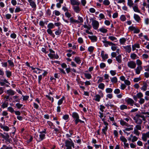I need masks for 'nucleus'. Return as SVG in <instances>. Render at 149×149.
I'll return each mask as SVG.
<instances>
[{
  "instance_id": "nucleus-17",
  "label": "nucleus",
  "mask_w": 149,
  "mask_h": 149,
  "mask_svg": "<svg viewBox=\"0 0 149 149\" xmlns=\"http://www.w3.org/2000/svg\"><path fill=\"white\" fill-rule=\"evenodd\" d=\"M48 55V56L51 58H55L57 59L59 58V56L57 54L56 55L55 54L49 53Z\"/></svg>"
},
{
  "instance_id": "nucleus-36",
  "label": "nucleus",
  "mask_w": 149,
  "mask_h": 149,
  "mask_svg": "<svg viewBox=\"0 0 149 149\" xmlns=\"http://www.w3.org/2000/svg\"><path fill=\"white\" fill-rule=\"evenodd\" d=\"M5 73L7 77L8 78H10L12 75V72L9 70H6Z\"/></svg>"
},
{
  "instance_id": "nucleus-19",
  "label": "nucleus",
  "mask_w": 149,
  "mask_h": 149,
  "mask_svg": "<svg viewBox=\"0 0 149 149\" xmlns=\"http://www.w3.org/2000/svg\"><path fill=\"white\" fill-rule=\"evenodd\" d=\"M73 8L74 11L76 13H79L80 11V8H79V6H73Z\"/></svg>"
},
{
  "instance_id": "nucleus-54",
  "label": "nucleus",
  "mask_w": 149,
  "mask_h": 149,
  "mask_svg": "<svg viewBox=\"0 0 149 149\" xmlns=\"http://www.w3.org/2000/svg\"><path fill=\"white\" fill-rule=\"evenodd\" d=\"M7 109L8 111L11 113H13L15 111L13 108L11 107H8L7 108Z\"/></svg>"
},
{
  "instance_id": "nucleus-25",
  "label": "nucleus",
  "mask_w": 149,
  "mask_h": 149,
  "mask_svg": "<svg viewBox=\"0 0 149 149\" xmlns=\"http://www.w3.org/2000/svg\"><path fill=\"white\" fill-rule=\"evenodd\" d=\"M116 60L117 61L120 63H121L122 61V56L120 54H119L116 57Z\"/></svg>"
},
{
  "instance_id": "nucleus-2",
  "label": "nucleus",
  "mask_w": 149,
  "mask_h": 149,
  "mask_svg": "<svg viewBox=\"0 0 149 149\" xmlns=\"http://www.w3.org/2000/svg\"><path fill=\"white\" fill-rule=\"evenodd\" d=\"M65 146L67 147L66 149H72V147L73 148H74V143L70 139L69 140L65 141Z\"/></svg>"
},
{
  "instance_id": "nucleus-7",
  "label": "nucleus",
  "mask_w": 149,
  "mask_h": 149,
  "mask_svg": "<svg viewBox=\"0 0 149 149\" xmlns=\"http://www.w3.org/2000/svg\"><path fill=\"white\" fill-rule=\"evenodd\" d=\"M127 66L130 68L134 69L136 67V64L135 62L131 61L127 62Z\"/></svg>"
},
{
  "instance_id": "nucleus-27",
  "label": "nucleus",
  "mask_w": 149,
  "mask_h": 149,
  "mask_svg": "<svg viewBox=\"0 0 149 149\" xmlns=\"http://www.w3.org/2000/svg\"><path fill=\"white\" fill-rule=\"evenodd\" d=\"M74 60L77 64H79L81 63V58L79 57H75Z\"/></svg>"
},
{
  "instance_id": "nucleus-24",
  "label": "nucleus",
  "mask_w": 149,
  "mask_h": 149,
  "mask_svg": "<svg viewBox=\"0 0 149 149\" xmlns=\"http://www.w3.org/2000/svg\"><path fill=\"white\" fill-rule=\"evenodd\" d=\"M13 98L14 100V102H19L20 101V99L19 98V96L17 95H15L13 96Z\"/></svg>"
},
{
  "instance_id": "nucleus-41",
  "label": "nucleus",
  "mask_w": 149,
  "mask_h": 149,
  "mask_svg": "<svg viewBox=\"0 0 149 149\" xmlns=\"http://www.w3.org/2000/svg\"><path fill=\"white\" fill-rule=\"evenodd\" d=\"M84 75L85 77L88 79H90L92 77V76L91 74L89 73H84Z\"/></svg>"
},
{
  "instance_id": "nucleus-37",
  "label": "nucleus",
  "mask_w": 149,
  "mask_h": 149,
  "mask_svg": "<svg viewBox=\"0 0 149 149\" xmlns=\"http://www.w3.org/2000/svg\"><path fill=\"white\" fill-rule=\"evenodd\" d=\"M105 87V85L104 83H100L99 84L98 88L102 90H104Z\"/></svg>"
},
{
  "instance_id": "nucleus-57",
  "label": "nucleus",
  "mask_w": 149,
  "mask_h": 149,
  "mask_svg": "<svg viewBox=\"0 0 149 149\" xmlns=\"http://www.w3.org/2000/svg\"><path fill=\"white\" fill-rule=\"evenodd\" d=\"M108 38L112 41H113L117 39V38L116 37L113 36H109L108 37Z\"/></svg>"
},
{
  "instance_id": "nucleus-26",
  "label": "nucleus",
  "mask_w": 149,
  "mask_h": 149,
  "mask_svg": "<svg viewBox=\"0 0 149 149\" xmlns=\"http://www.w3.org/2000/svg\"><path fill=\"white\" fill-rule=\"evenodd\" d=\"M147 83L145 82H143V86L141 87V89L144 91H145L147 90Z\"/></svg>"
},
{
  "instance_id": "nucleus-48",
  "label": "nucleus",
  "mask_w": 149,
  "mask_h": 149,
  "mask_svg": "<svg viewBox=\"0 0 149 149\" xmlns=\"http://www.w3.org/2000/svg\"><path fill=\"white\" fill-rule=\"evenodd\" d=\"M138 139V138L136 136H133L132 135V142L134 143V142L136 141Z\"/></svg>"
},
{
  "instance_id": "nucleus-14",
  "label": "nucleus",
  "mask_w": 149,
  "mask_h": 149,
  "mask_svg": "<svg viewBox=\"0 0 149 149\" xmlns=\"http://www.w3.org/2000/svg\"><path fill=\"white\" fill-rule=\"evenodd\" d=\"M6 92L7 94L11 96L14 95L15 93V92L14 91L11 89L7 90Z\"/></svg>"
},
{
  "instance_id": "nucleus-49",
  "label": "nucleus",
  "mask_w": 149,
  "mask_h": 149,
  "mask_svg": "<svg viewBox=\"0 0 149 149\" xmlns=\"http://www.w3.org/2000/svg\"><path fill=\"white\" fill-rule=\"evenodd\" d=\"M136 56L137 55L134 53L131 54L130 55V57L133 60L135 59Z\"/></svg>"
},
{
  "instance_id": "nucleus-28",
  "label": "nucleus",
  "mask_w": 149,
  "mask_h": 149,
  "mask_svg": "<svg viewBox=\"0 0 149 149\" xmlns=\"http://www.w3.org/2000/svg\"><path fill=\"white\" fill-rule=\"evenodd\" d=\"M88 37L92 41V42H95L97 41V37L95 36H88Z\"/></svg>"
},
{
  "instance_id": "nucleus-12",
  "label": "nucleus",
  "mask_w": 149,
  "mask_h": 149,
  "mask_svg": "<svg viewBox=\"0 0 149 149\" xmlns=\"http://www.w3.org/2000/svg\"><path fill=\"white\" fill-rule=\"evenodd\" d=\"M0 136L4 139H6L7 138H9L10 136L8 133L4 132L3 134L0 133Z\"/></svg>"
},
{
  "instance_id": "nucleus-6",
  "label": "nucleus",
  "mask_w": 149,
  "mask_h": 149,
  "mask_svg": "<svg viewBox=\"0 0 149 149\" xmlns=\"http://www.w3.org/2000/svg\"><path fill=\"white\" fill-rule=\"evenodd\" d=\"M120 139L123 142L124 148H129V144L127 143V140L124 136H121L120 137Z\"/></svg>"
},
{
  "instance_id": "nucleus-55",
  "label": "nucleus",
  "mask_w": 149,
  "mask_h": 149,
  "mask_svg": "<svg viewBox=\"0 0 149 149\" xmlns=\"http://www.w3.org/2000/svg\"><path fill=\"white\" fill-rule=\"evenodd\" d=\"M120 19L121 21L124 22L126 20V17L125 15H122L120 16Z\"/></svg>"
},
{
  "instance_id": "nucleus-4",
  "label": "nucleus",
  "mask_w": 149,
  "mask_h": 149,
  "mask_svg": "<svg viewBox=\"0 0 149 149\" xmlns=\"http://www.w3.org/2000/svg\"><path fill=\"white\" fill-rule=\"evenodd\" d=\"M90 20L92 21V25L93 28L95 30L97 29L99 26V22L95 20L94 19L92 18H91L90 19Z\"/></svg>"
},
{
  "instance_id": "nucleus-63",
  "label": "nucleus",
  "mask_w": 149,
  "mask_h": 149,
  "mask_svg": "<svg viewBox=\"0 0 149 149\" xmlns=\"http://www.w3.org/2000/svg\"><path fill=\"white\" fill-rule=\"evenodd\" d=\"M15 106L18 109H19L23 106V104L19 103H17L16 104Z\"/></svg>"
},
{
  "instance_id": "nucleus-5",
  "label": "nucleus",
  "mask_w": 149,
  "mask_h": 149,
  "mask_svg": "<svg viewBox=\"0 0 149 149\" xmlns=\"http://www.w3.org/2000/svg\"><path fill=\"white\" fill-rule=\"evenodd\" d=\"M27 1L29 3V5L33 8V10L35 11L37 6L35 0H27Z\"/></svg>"
},
{
  "instance_id": "nucleus-39",
  "label": "nucleus",
  "mask_w": 149,
  "mask_h": 149,
  "mask_svg": "<svg viewBox=\"0 0 149 149\" xmlns=\"http://www.w3.org/2000/svg\"><path fill=\"white\" fill-rule=\"evenodd\" d=\"M58 29L55 32V34L57 36H59L60 34L61 33L62 30L60 28H58Z\"/></svg>"
},
{
  "instance_id": "nucleus-11",
  "label": "nucleus",
  "mask_w": 149,
  "mask_h": 149,
  "mask_svg": "<svg viewBox=\"0 0 149 149\" xmlns=\"http://www.w3.org/2000/svg\"><path fill=\"white\" fill-rule=\"evenodd\" d=\"M0 127L4 131L8 132L10 130V128L7 126L5 125H3L2 123L0 124Z\"/></svg>"
},
{
  "instance_id": "nucleus-23",
  "label": "nucleus",
  "mask_w": 149,
  "mask_h": 149,
  "mask_svg": "<svg viewBox=\"0 0 149 149\" xmlns=\"http://www.w3.org/2000/svg\"><path fill=\"white\" fill-rule=\"evenodd\" d=\"M123 47L127 52H128V53H130L131 49L130 45H127L125 46H123Z\"/></svg>"
},
{
  "instance_id": "nucleus-22",
  "label": "nucleus",
  "mask_w": 149,
  "mask_h": 149,
  "mask_svg": "<svg viewBox=\"0 0 149 149\" xmlns=\"http://www.w3.org/2000/svg\"><path fill=\"white\" fill-rule=\"evenodd\" d=\"M134 18L135 20L137 22H139L141 20L140 17L138 15L136 14H134Z\"/></svg>"
},
{
  "instance_id": "nucleus-8",
  "label": "nucleus",
  "mask_w": 149,
  "mask_h": 149,
  "mask_svg": "<svg viewBox=\"0 0 149 149\" xmlns=\"http://www.w3.org/2000/svg\"><path fill=\"white\" fill-rule=\"evenodd\" d=\"M102 42L104 43V45L105 47H108V45H115L116 44L112 43L111 42L107 41L106 40L104 39V40H102Z\"/></svg>"
},
{
  "instance_id": "nucleus-51",
  "label": "nucleus",
  "mask_w": 149,
  "mask_h": 149,
  "mask_svg": "<svg viewBox=\"0 0 149 149\" xmlns=\"http://www.w3.org/2000/svg\"><path fill=\"white\" fill-rule=\"evenodd\" d=\"M132 127L129 128H126L124 130H123V131L125 132V133L126 132H125V131H130L132 130H133V128Z\"/></svg>"
},
{
  "instance_id": "nucleus-31",
  "label": "nucleus",
  "mask_w": 149,
  "mask_h": 149,
  "mask_svg": "<svg viewBox=\"0 0 149 149\" xmlns=\"http://www.w3.org/2000/svg\"><path fill=\"white\" fill-rule=\"evenodd\" d=\"M8 102H4L2 103L1 107L3 109L7 107L8 105Z\"/></svg>"
},
{
  "instance_id": "nucleus-50",
  "label": "nucleus",
  "mask_w": 149,
  "mask_h": 149,
  "mask_svg": "<svg viewBox=\"0 0 149 149\" xmlns=\"http://www.w3.org/2000/svg\"><path fill=\"white\" fill-rule=\"evenodd\" d=\"M97 78H99V79L98 80L97 82V83H98V84H99L100 83L102 82L103 80V78L102 77H100L99 76H98V77H97Z\"/></svg>"
},
{
  "instance_id": "nucleus-62",
  "label": "nucleus",
  "mask_w": 149,
  "mask_h": 149,
  "mask_svg": "<svg viewBox=\"0 0 149 149\" xmlns=\"http://www.w3.org/2000/svg\"><path fill=\"white\" fill-rule=\"evenodd\" d=\"M114 93L115 94H118L120 93V90L118 88L116 89L114 91Z\"/></svg>"
},
{
  "instance_id": "nucleus-16",
  "label": "nucleus",
  "mask_w": 149,
  "mask_h": 149,
  "mask_svg": "<svg viewBox=\"0 0 149 149\" xmlns=\"http://www.w3.org/2000/svg\"><path fill=\"white\" fill-rule=\"evenodd\" d=\"M120 123L121 125L123 126H126L127 127H133L132 125H130L128 124L123 120H121L120 121Z\"/></svg>"
},
{
  "instance_id": "nucleus-44",
  "label": "nucleus",
  "mask_w": 149,
  "mask_h": 149,
  "mask_svg": "<svg viewBox=\"0 0 149 149\" xmlns=\"http://www.w3.org/2000/svg\"><path fill=\"white\" fill-rule=\"evenodd\" d=\"M108 128V127H104V128L102 129V133L106 135V132H107Z\"/></svg>"
},
{
  "instance_id": "nucleus-15",
  "label": "nucleus",
  "mask_w": 149,
  "mask_h": 149,
  "mask_svg": "<svg viewBox=\"0 0 149 149\" xmlns=\"http://www.w3.org/2000/svg\"><path fill=\"white\" fill-rule=\"evenodd\" d=\"M71 4L73 5L79 6L80 4V2L78 0H70Z\"/></svg>"
},
{
  "instance_id": "nucleus-21",
  "label": "nucleus",
  "mask_w": 149,
  "mask_h": 149,
  "mask_svg": "<svg viewBox=\"0 0 149 149\" xmlns=\"http://www.w3.org/2000/svg\"><path fill=\"white\" fill-rule=\"evenodd\" d=\"M132 7L134 11L138 13H140V10L139 9L138 5L137 4H135L134 6H132Z\"/></svg>"
},
{
  "instance_id": "nucleus-43",
  "label": "nucleus",
  "mask_w": 149,
  "mask_h": 149,
  "mask_svg": "<svg viewBox=\"0 0 149 149\" xmlns=\"http://www.w3.org/2000/svg\"><path fill=\"white\" fill-rule=\"evenodd\" d=\"M64 99L65 97L63 96L62 98H61L59 100L58 102V104L59 105L63 103V101L64 100Z\"/></svg>"
},
{
  "instance_id": "nucleus-29",
  "label": "nucleus",
  "mask_w": 149,
  "mask_h": 149,
  "mask_svg": "<svg viewBox=\"0 0 149 149\" xmlns=\"http://www.w3.org/2000/svg\"><path fill=\"white\" fill-rule=\"evenodd\" d=\"M47 31L48 34H49L50 36H52L53 38H54L55 37V35L53 33V32L51 29H48L47 30Z\"/></svg>"
},
{
  "instance_id": "nucleus-35",
  "label": "nucleus",
  "mask_w": 149,
  "mask_h": 149,
  "mask_svg": "<svg viewBox=\"0 0 149 149\" xmlns=\"http://www.w3.org/2000/svg\"><path fill=\"white\" fill-rule=\"evenodd\" d=\"M127 109V106L125 104H123L120 105V109L121 110H123L125 109Z\"/></svg>"
},
{
  "instance_id": "nucleus-30",
  "label": "nucleus",
  "mask_w": 149,
  "mask_h": 149,
  "mask_svg": "<svg viewBox=\"0 0 149 149\" xmlns=\"http://www.w3.org/2000/svg\"><path fill=\"white\" fill-rule=\"evenodd\" d=\"M72 117L73 118L77 119L79 118V117L78 114L75 112H73L72 114Z\"/></svg>"
},
{
  "instance_id": "nucleus-45",
  "label": "nucleus",
  "mask_w": 149,
  "mask_h": 149,
  "mask_svg": "<svg viewBox=\"0 0 149 149\" xmlns=\"http://www.w3.org/2000/svg\"><path fill=\"white\" fill-rule=\"evenodd\" d=\"M78 22L77 24L82 23L83 22L84 20L83 18L80 16H78Z\"/></svg>"
},
{
  "instance_id": "nucleus-9",
  "label": "nucleus",
  "mask_w": 149,
  "mask_h": 149,
  "mask_svg": "<svg viewBox=\"0 0 149 149\" xmlns=\"http://www.w3.org/2000/svg\"><path fill=\"white\" fill-rule=\"evenodd\" d=\"M142 139L144 141H146L147 139L149 138V131L146 133H143L142 135Z\"/></svg>"
},
{
  "instance_id": "nucleus-38",
  "label": "nucleus",
  "mask_w": 149,
  "mask_h": 149,
  "mask_svg": "<svg viewBox=\"0 0 149 149\" xmlns=\"http://www.w3.org/2000/svg\"><path fill=\"white\" fill-rule=\"evenodd\" d=\"M47 27L48 29H51L54 28L55 27V26L53 23H50L48 24Z\"/></svg>"
},
{
  "instance_id": "nucleus-40",
  "label": "nucleus",
  "mask_w": 149,
  "mask_h": 149,
  "mask_svg": "<svg viewBox=\"0 0 149 149\" xmlns=\"http://www.w3.org/2000/svg\"><path fill=\"white\" fill-rule=\"evenodd\" d=\"M12 147L11 146H7L6 145H3L0 149H13Z\"/></svg>"
},
{
  "instance_id": "nucleus-60",
  "label": "nucleus",
  "mask_w": 149,
  "mask_h": 149,
  "mask_svg": "<svg viewBox=\"0 0 149 149\" xmlns=\"http://www.w3.org/2000/svg\"><path fill=\"white\" fill-rule=\"evenodd\" d=\"M23 98V101H26L29 98V96L28 95H25L24 96L23 95H22Z\"/></svg>"
},
{
  "instance_id": "nucleus-47",
  "label": "nucleus",
  "mask_w": 149,
  "mask_h": 149,
  "mask_svg": "<svg viewBox=\"0 0 149 149\" xmlns=\"http://www.w3.org/2000/svg\"><path fill=\"white\" fill-rule=\"evenodd\" d=\"M99 31L102 33H106L107 31V29L104 28H101L99 29Z\"/></svg>"
},
{
  "instance_id": "nucleus-58",
  "label": "nucleus",
  "mask_w": 149,
  "mask_h": 149,
  "mask_svg": "<svg viewBox=\"0 0 149 149\" xmlns=\"http://www.w3.org/2000/svg\"><path fill=\"white\" fill-rule=\"evenodd\" d=\"M46 96L48 99L50 100H51L52 102H53L54 101V99L53 97H51L50 96L47 95H46Z\"/></svg>"
},
{
  "instance_id": "nucleus-13",
  "label": "nucleus",
  "mask_w": 149,
  "mask_h": 149,
  "mask_svg": "<svg viewBox=\"0 0 149 149\" xmlns=\"http://www.w3.org/2000/svg\"><path fill=\"white\" fill-rule=\"evenodd\" d=\"M45 134L40 133V134H39V138L38 139L37 138V137H38L37 136L36 137V138L38 141H40L45 138Z\"/></svg>"
},
{
  "instance_id": "nucleus-33",
  "label": "nucleus",
  "mask_w": 149,
  "mask_h": 149,
  "mask_svg": "<svg viewBox=\"0 0 149 149\" xmlns=\"http://www.w3.org/2000/svg\"><path fill=\"white\" fill-rule=\"evenodd\" d=\"M70 22V23L72 24H74L75 23H77L78 22V21L77 20L74 19L73 17H71L69 19Z\"/></svg>"
},
{
  "instance_id": "nucleus-18",
  "label": "nucleus",
  "mask_w": 149,
  "mask_h": 149,
  "mask_svg": "<svg viewBox=\"0 0 149 149\" xmlns=\"http://www.w3.org/2000/svg\"><path fill=\"white\" fill-rule=\"evenodd\" d=\"M104 51H102L101 52V56L104 60H105L108 58V55L107 54H104Z\"/></svg>"
},
{
  "instance_id": "nucleus-53",
  "label": "nucleus",
  "mask_w": 149,
  "mask_h": 149,
  "mask_svg": "<svg viewBox=\"0 0 149 149\" xmlns=\"http://www.w3.org/2000/svg\"><path fill=\"white\" fill-rule=\"evenodd\" d=\"M112 91V89L111 88H107L106 89V92L107 93H111Z\"/></svg>"
},
{
  "instance_id": "nucleus-10",
  "label": "nucleus",
  "mask_w": 149,
  "mask_h": 149,
  "mask_svg": "<svg viewBox=\"0 0 149 149\" xmlns=\"http://www.w3.org/2000/svg\"><path fill=\"white\" fill-rule=\"evenodd\" d=\"M103 96V93H102L101 95L98 94L94 96V100L96 101L99 102L100 100L101 97H102Z\"/></svg>"
},
{
  "instance_id": "nucleus-61",
  "label": "nucleus",
  "mask_w": 149,
  "mask_h": 149,
  "mask_svg": "<svg viewBox=\"0 0 149 149\" xmlns=\"http://www.w3.org/2000/svg\"><path fill=\"white\" fill-rule=\"evenodd\" d=\"M145 102V100L143 98H140L139 101V102L141 104H143Z\"/></svg>"
},
{
  "instance_id": "nucleus-32",
  "label": "nucleus",
  "mask_w": 149,
  "mask_h": 149,
  "mask_svg": "<svg viewBox=\"0 0 149 149\" xmlns=\"http://www.w3.org/2000/svg\"><path fill=\"white\" fill-rule=\"evenodd\" d=\"M111 81L113 84H116L118 82V79L116 77H114L111 78Z\"/></svg>"
},
{
  "instance_id": "nucleus-42",
  "label": "nucleus",
  "mask_w": 149,
  "mask_h": 149,
  "mask_svg": "<svg viewBox=\"0 0 149 149\" xmlns=\"http://www.w3.org/2000/svg\"><path fill=\"white\" fill-rule=\"evenodd\" d=\"M126 39L124 38H122L120 39V43L122 45L124 44L125 43L126 41Z\"/></svg>"
},
{
  "instance_id": "nucleus-1",
  "label": "nucleus",
  "mask_w": 149,
  "mask_h": 149,
  "mask_svg": "<svg viewBox=\"0 0 149 149\" xmlns=\"http://www.w3.org/2000/svg\"><path fill=\"white\" fill-rule=\"evenodd\" d=\"M133 119L135 120L136 123L141 125L142 122V120H145L146 118L144 115L137 114L133 118Z\"/></svg>"
},
{
  "instance_id": "nucleus-59",
  "label": "nucleus",
  "mask_w": 149,
  "mask_h": 149,
  "mask_svg": "<svg viewBox=\"0 0 149 149\" xmlns=\"http://www.w3.org/2000/svg\"><path fill=\"white\" fill-rule=\"evenodd\" d=\"M141 78L140 77L135 78H134L133 81L134 82H137L141 80Z\"/></svg>"
},
{
  "instance_id": "nucleus-20",
  "label": "nucleus",
  "mask_w": 149,
  "mask_h": 149,
  "mask_svg": "<svg viewBox=\"0 0 149 149\" xmlns=\"http://www.w3.org/2000/svg\"><path fill=\"white\" fill-rule=\"evenodd\" d=\"M142 69V67L141 66H139L137 67L135 69V71L136 73L137 74H139L140 72L141 71V70Z\"/></svg>"
},
{
  "instance_id": "nucleus-52",
  "label": "nucleus",
  "mask_w": 149,
  "mask_h": 149,
  "mask_svg": "<svg viewBox=\"0 0 149 149\" xmlns=\"http://www.w3.org/2000/svg\"><path fill=\"white\" fill-rule=\"evenodd\" d=\"M103 4L106 6H108L110 4V2L109 0H104L103 2Z\"/></svg>"
},
{
  "instance_id": "nucleus-3",
  "label": "nucleus",
  "mask_w": 149,
  "mask_h": 149,
  "mask_svg": "<svg viewBox=\"0 0 149 149\" xmlns=\"http://www.w3.org/2000/svg\"><path fill=\"white\" fill-rule=\"evenodd\" d=\"M126 102L128 104L130 105L131 106H133L134 105L137 107H140L139 104L135 102L134 100L132 98H128L126 100Z\"/></svg>"
},
{
  "instance_id": "nucleus-64",
  "label": "nucleus",
  "mask_w": 149,
  "mask_h": 149,
  "mask_svg": "<svg viewBox=\"0 0 149 149\" xmlns=\"http://www.w3.org/2000/svg\"><path fill=\"white\" fill-rule=\"evenodd\" d=\"M10 37L12 38L15 39L16 38L17 35L15 33H12L10 34Z\"/></svg>"
},
{
  "instance_id": "nucleus-56",
  "label": "nucleus",
  "mask_w": 149,
  "mask_h": 149,
  "mask_svg": "<svg viewBox=\"0 0 149 149\" xmlns=\"http://www.w3.org/2000/svg\"><path fill=\"white\" fill-rule=\"evenodd\" d=\"M138 98L140 99L143 96V94L141 92H139L136 94Z\"/></svg>"
},
{
  "instance_id": "nucleus-34",
  "label": "nucleus",
  "mask_w": 149,
  "mask_h": 149,
  "mask_svg": "<svg viewBox=\"0 0 149 149\" xmlns=\"http://www.w3.org/2000/svg\"><path fill=\"white\" fill-rule=\"evenodd\" d=\"M134 3L132 0H127V5L130 7H131L134 5Z\"/></svg>"
},
{
  "instance_id": "nucleus-46",
  "label": "nucleus",
  "mask_w": 149,
  "mask_h": 149,
  "mask_svg": "<svg viewBox=\"0 0 149 149\" xmlns=\"http://www.w3.org/2000/svg\"><path fill=\"white\" fill-rule=\"evenodd\" d=\"M7 62L8 63L9 65L11 67H13L14 66V64L12 61L11 60H8Z\"/></svg>"
}]
</instances>
